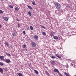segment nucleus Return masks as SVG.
Instances as JSON below:
<instances>
[{
    "label": "nucleus",
    "instance_id": "obj_1",
    "mask_svg": "<svg viewBox=\"0 0 76 76\" xmlns=\"http://www.w3.org/2000/svg\"><path fill=\"white\" fill-rule=\"evenodd\" d=\"M55 6L58 9H59L61 7V6L60 4L57 3H54Z\"/></svg>",
    "mask_w": 76,
    "mask_h": 76
},
{
    "label": "nucleus",
    "instance_id": "obj_2",
    "mask_svg": "<svg viewBox=\"0 0 76 76\" xmlns=\"http://www.w3.org/2000/svg\"><path fill=\"white\" fill-rule=\"evenodd\" d=\"M31 47H35L36 46V43L35 42L32 41L31 43Z\"/></svg>",
    "mask_w": 76,
    "mask_h": 76
},
{
    "label": "nucleus",
    "instance_id": "obj_3",
    "mask_svg": "<svg viewBox=\"0 0 76 76\" xmlns=\"http://www.w3.org/2000/svg\"><path fill=\"white\" fill-rule=\"evenodd\" d=\"M3 19L5 21H7L8 20V19H9V18L7 17H4L3 18Z\"/></svg>",
    "mask_w": 76,
    "mask_h": 76
},
{
    "label": "nucleus",
    "instance_id": "obj_4",
    "mask_svg": "<svg viewBox=\"0 0 76 76\" xmlns=\"http://www.w3.org/2000/svg\"><path fill=\"white\" fill-rule=\"evenodd\" d=\"M54 32L53 31H50V35L51 36V37H54Z\"/></svg>",
    "mask_w": 76,
    "mask_h": 76
},
{
    "label": "nucleus",
    "instance_id": "obj_5",
    "mask_svg": "<svg viewBox=\"0 0 76 76\" xmlns=\"http://www.w3.org/2000/svg\"><path fill=\"white\" fill-rule=\"evenodd\" d=\"M5 62L7 63H10V59H6L5 60Z\"/></svg>",
    "mask_w": 76,
    "mask_h": 76
},
{
    "label": "nucleus",
    "instance_id": "obj_6",
    "mask_svg": "<svg viewBox=\"0 0 76 76\" xmlns=\"http://www.w3.org/2000/svg\"><path fill=\"white\" fill-rule=\"evenodd\" d=\"M0 59L2 61H3L4 60V56H0Z\"/></svg>",
    "mask_w": 76,
    "mask_h": 76
},
{
    "label": "nucleus",
    "instance_id": "obj_7",
    "mask_svg": "<svg viewBox=\"0 0 76 76\" xmlns=\"http://www.w3.org/2000/svg\"><path fill=\"white\" fill-rule=\"evenodd\" d=\"M54 72H56L57 73H59V71H58V70L56 69H54Z\"/></svg>",
    "mask_w": 76,
    "mask_h": 76
},
{
    "label": "nucleus",
    "instance_id": "obj_8",
    "mask_svg": "<svg viewBox=\"0 0 76 76\" xmlns=\"http://www.w3.org/2000/svg\"><path fill=\"white\" fill-rule=\"evenodd\" d=\"M55 56H56V57H58L59 58H61V57L58 56V54L57 53H55Z\"/></svg>",
    "mask_w": 76,
    "mask_h": 76
},
{
    "label": "nucleus",
    "instance_id": "obj_9",
    "mask_svg": "<svg viewBox=\"0 0 76 76\" xmlns=\"http://www.w3.org/2000/svg\"><path fill=\"white\" fill-rule=\"evenodd\" d=\"M28 15L29 16H31L32 14L31 13V11H29L28 12Z\"/></svg>",
    "mask_w": 76,
    "mask_h": 76
},
{
    "label": "nucleus",
    "instance_id": "obj_10",
    "mask_svg": "<svg viewBox=\"0 0 76 76\" xmlns=\"http://www.w3.org/2000/svg\"><path fill=\"white\" fill-rule=\"evenodd\" d=\"M28 7L29 9H30V10H33V8L30 6H28Z\"/></svg>",
    "mask_w": 76,
    "mask_h": 76
},
{
    "label": "nucleus",
    "instance_id": "obj_11",
    "mask_svg": "<svg viewBox=\"0 0 76 76\" xmlns=\"http://www.w3.org/2000/svg\"><path fill=\"white\" fill-rule=\"evenodd\" d=\"M50 63L52 64H53H53H54V63H55V61H52L50 62Z\"/></svg>",
    "mask_w": 76,
    "mask_h": 76
},
{
    "label": "nucleus",
    "instance_id": "obj_12",
    "mask_svg": "<svg viewBox=\"0 0 76 76\" xmlns=\"http://www.w3.org/2000/svg\"><path fill=\"white\" fill-rule=\"evenodd\" d=\"M0 72L1 73H3V70L2 69L0 68Z\"/></svg>",
    "mask_w": 76,
    "mask_h": 76
},
{
    "label": "nucleus",
    "instance_id": "obj_13",
    "mask_svg": "<svg viewBox=\"0 0 76 76\" xmlns=\"http://www.w3.org/2000/svg\"><path fill=\"white\" fill-rule=\"evenodd\" d=\"M32 4L33 5H34V6H35L36 5V4H35V1H33L32 2Z\"/></svg>",
    "mask_w": 76,
    "mask_h": 76
},
{
    "label": "nucleus",
    "instance_id": "obj_14",
    "mask_svg": "<svg viewBox=\"0 0 76 76\" xmlns=\"http://www.w3.org/2000/svg\"><path fill=\"white\" fill-rule=\"evenodd\" d=\"M50 57H51V58H52L53 59L56 58V57L53 55L52 56H50Z\"/></svg>",
    "mask_w": 76,
    "mask_h": 76
},
{
    "label": "nucleus",
    "instance_id": "obj_15",
    "mask_svg": "<svg viewBox=\"0 0 76 76\" xmlns=\"http://www.w3.org/2000/svg\"><path fill=\"white\" fill-rule=\"evenodd\" d=\"M42 34L43 35H44V36H45V35H46V33L44 32H42Z\"/></svg>",
    "mask_w": 76,
    "mask_h": 76
},
{
    "label": "nucleus",
    "instance_id": "obj_16",
    "mask_svg": "<svg viewBox=\"0 0 76 76\" xmlns=\"http://www.w3.org/2000/svg\"><path fill=\"white\" fill-rule=\"evenodd\" d=\"M18 75L19 76H23V75L22 74L20 73H18Z\"/></svg>",
    "mask_w": 76,
    "mask_h": 76
},
{
    "label": "nucleus",
    "instance_id": "obj_17",
    "mask_svg": "<svg viewBox=\"0 0 76 76\" xmlns=\"http://www.w3.org/2000/svg\"><path fill=\"white\" fill-rule=\"evenodd\" d=\"M34 71L35 72L36 75H38V72L37 70H34Z\"/></svg>",
    "mask_w": 76,
    "mask_h": 76
},
{
    "label": "nucleus",
    "instance_id": "obj_18",
    "mask_svg": "<svg viewBox=\"0 0 76 76\" xmlns=\"http://www.w3.org/2000/svg\"><path fill=\"white\" fill-rule=\"evenodd\" d=\"M33 37L34 38H38V37L36 35H35Z\"/></svg>",
    "mask_w": 76,
    "mask_h": 76
},
{
    "label": "nucleus",
    "instance_id": "obj_19",
    "mask_svg": "<svg viewBox=\"0 0 76 76\" xmlns=\"http://www.w3.org/2000/svg\"><path fill=\"white\" fill-rule=\"evenodd\" d=\"M19 9L18 7H16L15 9V10L18 11V10H19Z\"/></svg>",
    "mask_w": 76,
    "mask_h": 76
},
{
    "label": "nucleus",
    "instance_id": "obj_20",
    "mask_svg": "<svg viewBox=\"0 0 76 76\" xmlns=\"http://www.w3.org/2000/svg\"><path fill=\"white\" fill-rule=\"evenodd\" d=\"M30 29L31 30H34V28H33V27H32V26H30Z\"/></svg>",
    "mask_w": 76,
    "mask_h": 76
},
{
    "label": "nucleus",
    "instance_id": "obj_21",
    "mask_svg": "<svg viewBox=\"0 0 76 76\" xmlns=\"http://www.w3.org/2000/svg\"><path fill=\"white\" fill-rule=\"evenodd\" d=\"M5 54H6V55H7V56H9L10 57L11 56V55H10V54L9 53H5Z\"/></svg>",
    "mask_w": 76,
    "mask_h": 76
},
{
    "label": "nucleus",
    "instance_id": "obj_22",
    "mask_svg": "<svg viewBox=\"0 0 76 76\" xmlns=\"http://www.w3.org/2000/svg\"><path fill=\"white\" fill-rule=\"evenodd\" d=\"M40 26H41V27H42V28H44V29H45V27L44 26H42L41 25H40Z\"/></svg>",
    "mask_w": 76,
    "mask_h": 76
},
{
    "label": "nucleus",
    "instance_id": "obj_23",
    "mask_svg": "<svg viewBox=\"0 0 76 76\" xmlns=\"http://www.w3.org/2000/svg\"><path fill=\"white\" fill-rule=\"evenodd\" d=\"M9 7L10 8H11V9H13V7L12 5H9Z\"/></svg>",
    "mask_w": 76,
    "mask_h": 76
},
{
    "label": "nucleus",
    "instance_id": "obj_24",
    "mask_svg": "<svg viewBox=\"0 0 76 76\" xmlns=\"http://www.w3.org/2000/svg\"><path fill=\"white\" fill-rule=\"evenodd\" d=\"M64 74H65V75H66V76H69V75H68V74H67V73L66 72H65Z\"/></svg>",
    "mask_w": 76,
    "mask_h": 76
},
{
    "label": "nucleus",
    "instance_id": "obj_25",
    "mask_svg": "<svg viewBox=\"0 0 76 76\" xmlns=\"http://www.w3.org/2000/svg\"><path fill=\"white\" fill-rule=\"evenodd\" d=\"M53 38H58V37L57 36H53Z\"/></svg>",
    "mask_w": 76,
    "mask_h": 76
},
{
    "label": "nucleus",
    "instance_id": "obj_26",
    "mask_svg": "<svg viewBox=\"0 0 76 76\" xmlns=\"http://www.w3.org/2000/svg\"><path fill=\"white\" fill-rule=\"evenodd\" d=\"M5 44L6 45H7V46H9V44H8V43L6 42H5Z\"/></svg>",
    "mask_w": 76,
    "mask_h": 76
},
{
    "label": "nucleus",
    "instance_id": "obj_27",
    "mask_svg": "<svg viewBox=\"0 0 76 76\" xmlns=\"http://www.w3.org/2000/svg\"><path fill=\"white\" fill-rule=\"evenodd\" d=\"M58 75H59V76H62L63 75H61V73H60L59 72H58Z\"/></svg>",
    "mask_w": 76,
    "mask_h": 76
},
{
    "label": "nucleus",
    "instance_id": "obj_28",
    "mask_svg": "<svg viewBox=\"0 0 76 76\" xmlns=\"http://www.w3.org/2000/svg\"><path fill=\"white\" fill-rule=\"evenodd\" d=\"M3 63L2 62H0V66H3Z\"/></svg>",
    "mask_w": 76,
    "mask_h": 76
},
{
    "label": "nucleus",
    "instance_id": "obj_29",
    "mask_svg": "<svg viewBox=\"0 0 76 76\" xmlns=\"http://www.w3.org/2000/svg\"><path fill=\"white\" fill-rule=\"evenodd\" d=\"M72 66H73V67H76V65H75L74 64H72Z\"/></svg>",
    "mask_w": 76,
    "mask_h": 76
},
{
    "label": "nucleus",
    "instance_id": "obj_30",
    "mask_svg": "<svg viewBox=\"0 0 76 76\" xmlns=\"http://www.w3.org/2000/svg\"><path fill=\"white\" fill-rule=\"evenodd\" d=\"M23 34H24V35H26V34L25 33V31H23Z\"/></svg>",
    "mask_w": 76,
    "mask_h": 76
},
{
    "label": "nucleus",
    "instance_id": "obj_31",
    "mask_svg": "<svg viewBox=\"0 0 76 76\" xmlns=\"http://www.w3.org/2000/svg\"><path fill=\"white\" fill-rule=\"evenodd\" d=\"M12 35H13V36L14 37L15 36V34L14 33H12Z\"/></svg>",
    "mask_w": 76,
    "mask_h": 76
},
{
    "label": "nucleus",
    "instance_id": "obj_32",
    "mask_svg": "<svg viewBox=\"0 0 76 76\" xmlns=\"http://www.w3.org/2000/svg\"><path fill=\"white\" fill-rule=\"evenodd\" d=\"M3 11L1 10H0V13H2Z\"/></svg>",
    "mask_w": 76,
    "mask_h": 76
},
{
    "label": "nucleus",
    "instance_id": "obj_33",
    "mask_svg": "<svg viewBox=\"0 0 76 76\" xmlns=\"http://www.w3.org/2000/svg\"><path fill=\"white\" fill-rule=\"evenodd\" d=\"M20 24L19 23L18 24V27L19 28L20 27Z\"/></svg>",
    "mask_w": 76,
    "mask_h": 76
},
{
    "label": "nucleus",
    "instance_id": "obj_34",
    "mask_svg": "<svg viewBox=\"0 0 76 76\" xmlns=\"http://www.w3.org/2000/svg\"><path fill=\"white\" fill-rule=\"evenodd\" d=\"M23 47L24 48H25V47H26V45H23Z\"/></svg>",
    "mask_w": 76,
    "mask_h": 76
},
{
    "label": "nucleus",
    "instance_id": "obj_35",
    "mask_svg": "<svg viewBox=\"0 0 76 76\" xmlns=\"http://www.w3.org/2000/svg\"><path fill=\"white\" fill-rule=\"evenodd\" d=\"M16 20H17V21H18V22H19L20 20H19V19H16Z\"/></svg>",
    "mask_w": 76,
    "mask_h": 76
},
{
    "label": "nucleus",
    "instance_id": "obj_36",
    "mask_svg": "<svg viewBox=\"0 0 76 76\" xmlns=\"http://www.w3.org/2000/svg\"><path fill=\"white\" fill-rule=\"evenodd\" d=\"M1 28V25L0 24V28Z\"/></svg>",
    "mask_w": 76,
    "mask_h": 76
},
{
    "label": "nucleus",
    "instance_id": "obj_37",
    "mask_svg": "<svg viewBox=\"0 0 76 76\" xmlns=\"http://www.w3.org/2000/svg\"><path fill=\"white\" fill-rule=\"evenodd\" d=\"M55 39H58V38H55Z\"/></svg>",
    "mask_w": 76,
    "mask_h": 76
},
{
    "label": "nucleus",
    "instance_id": "obj_38",
    "mask_svg": "<svg viewBox=\"0 0 76 76\" xmlns=\"http://www.w3.org/2000/svg\"><path fill=\"white\" fill-rule=\"evenodd\" d=\"M47 75H48V72H47Z\"/></svg>",
    "mask_w": 76,
    "mask_h": 76
},
{
    "label": "nucleus",
    "instance_id": "obj_39",
    "mask_svg": "<svg viewBox=\"0 0 76 76\" xmlns=\"http://www.w3.org/2000/svg\"><path fill=\"white\" fill-rule=\"evenodd\" d=\"M69 67V66H67V68H68Z\"/></svg>",
    "mask_w": 76,
    "mask_h": 76
},
{
    "label": "nucleus",
    "instance_id": "obj_40",
    "mask_svg": "<svg viewBox=\"0 0 76 76\" xmlns=\"http://www.w3.org/2000/svg\"><path fill=\"white\" fill-rule=\"evenodd\" d=\"M62 76H63V75Z\"/></svg>",
    "mask_w": 76,
    "mask_h": 76
}]
</instances>
